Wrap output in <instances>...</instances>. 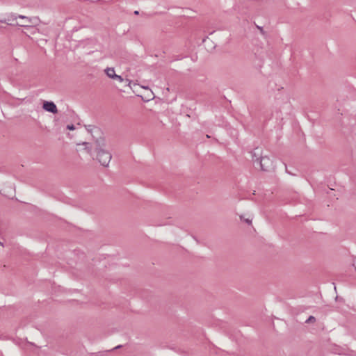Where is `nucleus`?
<instances>
[{
    "label": "nucleus",
    "mask_w": 356,
    "mask_h": 356,
    "mask_svg": "<svg viewBox=\"0 0 356 356\" xmlns=\"http://www.w3.org/2000/svg\"><path fill=\"white\" fill-rule=\"evenodd\" d=\"M254 162H257L259 164V167L262 170H269L273 165V162L270 159L268 156H261L260 158H257L254 160Z\"/></svg>",
    "instance_id": "f03ea898"
},
{
    "label": "nucleus",
    "mask_w": 356,
    "mask_h": 356,
    "mask_svg": "<svg viewBox=\"0 0 356 356\" xmlns=\"http://www.w3.org/2000/svg\"><path fill=\"white\" fill-rule=\"evenodd\" d=\"M0 22L7 24L10 26H18V24H19V15L10 13L6 17L1 19Z\"/></svg>",
    "instance_id": "7ed1b4c3"
},
{
    "label": "nucleus",
    "mask_w": 356,
    "mask_h": 356,
    "mask_svg": "<svg viewBox=\"0 0 356 356\" xmlns=\"http://www.w3.org/2000/svg\"><path fill=\"white\" fill-rule=\"evenodd\" d=\"M142 88L146 90L145 94L140 95L144 101L148 102L154 98V95L149 88L143 86Z\"/></svg>",
    "instance_id": "6e6552de"
},
{
    "label": "nucleus",
    "mask_w": 356,
    "mask_h": 356,
    "mask_svg": "<svg viewBox=\"0 0 356 356\" xmlns=\"http://www.w3.org/2000/svg\"><path fill=\"white\" fill-rule=\"evenodd\" d=\"M93 146L96 152V159L103 166H108L111 160V154L106 149L105 140L103 138L97 140L93 143Z\"/></svg>",
    "instance_id": "f257e3e1"
},
{
    "label": "nucleus",
    "mask_w": 356,
    "mask_h": 356,
    "mask_svg": "<svg viewBox=\"0 0 356 356\" xmlns=\"http://www.w3.org/2000/svg\"><path fill=\"white\" fill-rule=\"evenodd\" d=\"M43 108L52 113H57L58 109L56 104L52 102H44L43 103Z\"/></svg>",
    "instance_id": "0eeeda50"
},
{
    "label": "nucleus",
    "mask_w": 356,
    "mask_h": 356,
    "mask_svg": "<svg viewBox=\"0 0 356 356\" xmlns=\"http://www.w3.org/2000/svg\"><path fill=\"white\" fill-rule=\"evenodd\" d=\"M39 19L36 17L31 18L24 15H19V22L18 26L27 27L30 26L31 24L35 23Z\"/></svg>",
    "instance_id": "20e7f679"
},
{
    "label": "nucleus",
    "mask_w": 356,
    "mask_h": 356,
    "mask_svg": "<svg viewBox=\"0 0 356 356\" xmlns=\"http://www.w3.org/2000/svg\"><path fill=\"white\" fill-rule=\"evenodd\" d=\"M76 151L80 153H87L92 154V149H94L93 144L88 143H79L76 145Z\"/></svg>",
    "instance_id": "39448f33"
},
{
    "label": "nucleus",
    "mask_w": 356,
    "mask_h": 356,
    "mask_svg": "<svg viewBox=\"0 0 356 356\" xmlns=\"http://www.w3.org/2000/svg\"><path fill=\"white\" fill-rule=\"evenodd\" d=\"M315 321V318L313 317V316H310L308 320L307 321V322H313Z\"/></svg>",
    "instance_id": "1a4fd4ad"
},
{
    "label": "nucleus",
    "mask_w": 356,
    "mask_h": 356,
    "mask_svg": "<svg viewBox=\"0 0 356 356\" xmlns=\"http://www.w3.org/2000/svg\"><path fill=\"white\" fill-rule=\"evenodd\" d=\"M67 129L69 130H74V127L73 125H67Z\"/></svg>",
    "instance_id": "9d476101"
},
{
    "label": "nucleus",
    "mask_w": 356,
    "mask_h": 356,
    "mask_svg": "<svg viewBox=\"0 0 356 356\" xmlns=\"http://www.w3.org/2000/svg\"><path fill=\"white\" fill-rule=\"evenodd\" d=\"M129 87H131V81H129Z\"/></svg>",
    "instance_id": "9b49d317"
},
{
    "label": "nucleus",
    "mask_w": 356,
    "mask_h": 356,
    "mask_svg": "<svg viewBox=\"0 0 356 356\" xmlns=\"http://www.w3.org/2000/svg\"><path fill=\"white\" fill-rule=\"evenodd\" d=\"M104 72L106 74V76L112 80L117 81L119 83H122L124 81L123 78L121 76L118 75L115 73V70L113 67L106 68L104 70Z\"/></svg>",
    "instance_id": "423d86ee"
}]
</instances>
